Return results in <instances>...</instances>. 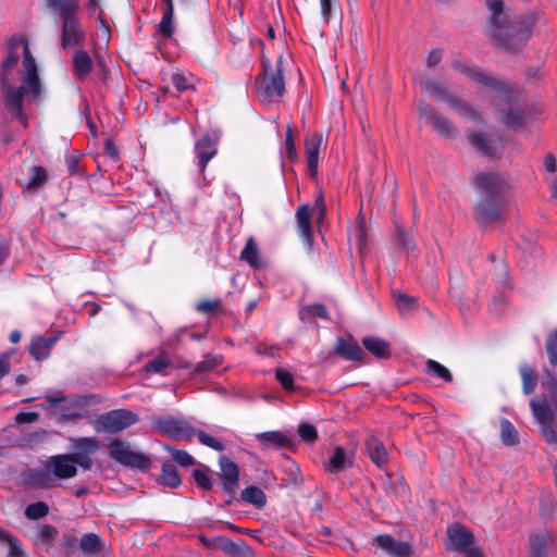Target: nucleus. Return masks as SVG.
<instances>
[{"instance_id": "obj_1", "label": "nucleus", "mask_w": 557, "mask_h": 557, "mask_svg": "<svg viewBox=\"0 0 557 557\" xmlns=\"http://www.w3.org/2000/svg\"><path fill=\"white\" fill-rule=\"evenodd\" d=\"M0 88L7 112L27 127L26 107L40 101L44 86L25 37H13L8 44V54L0 69Z\"/></svg>"}, {"instance_id": "obj_2", "label": "nucleus", "mask_w": 557, "mask_h": 557, "mask_svg": "<svg viewBox=\"0 0 557 557\" xmlns=\"http://www.w3.org/2000/svg\"><path fill=\"white\" fill-rule=\"evenodd\" d=\"M474 186L480 196L474 210L475 221L481 225L499 221L509 189L507 180L494 172H483L475 176Z\"/></svg>"}, {"instance_id": "obj_3", "label": "nucleus", "mask_w": 557, "mask_h": 557, "mask_svg": "<svg viewBox=\"0 0 557 557\" xmlns=\"http://www.w3.org/2000/svg\"><path fill=\"white\" fill-rule=\"evenodd\" d=\"M486 5L491 12V36L507 51L518 50L529 38V24L519 21L507 25L503 0H486Z\"/></svg>"}, {"instance_id": "obj_4", "label": "nucleus", "mask_w": 557, "mask_h": 557, "mask_svg": "<svg viewBox=\"0 0 557 557\" xmlns=\"http://www.w3.org/2000/svg\"><path fill=\"white\" fill-rule=\"evenodd\" d=\"M262 75L257 79V92L260 101L269 104L276 101L285 91L282 57L276 60L274 66L268 59H262Z\"/></svg>"}, {"instance_id": "obj_5", "label": "nucleus", "mask_w": 557, "mask_h": 557, "mask_svg": "<svg viewBox=\"0 0 557 557\" xmlns=\"http://www.w3.org/2000/svg\"><path fill=\"white\" fill-rule=\"evenodd\" d=\"M419 85L422 90L435 97L436 99L447 103L451 110L458 112L462 117L478 123L482 122L479 112L472 106L465 102L458 96L454 95L440 81H436L428 76H423L419 79Z\"/></svg>"}, {"instance_id": "obj_6", "label": "nucleus", "mask_w": 557, "mask_h": 557, "mask_svg": "<svg viewBox=\"0 0 557 557\" xmlns=\"http://www.w3.org/2000/svg\"><path fill=\"white\" fill-rule=\"evenodd\" d=\"M45 397L47 403L40 405L41 408L53 414H58L61 421H78L88 417L87 397L53 396L51 394H46Z\"/></svg>"}, {"instance_id": "obj_7", "label": "nucleus", "mask_w": 557, "mask_h": 557, "mask_svg": "<svg viewBox=\"0 0 557 557\" xmlns=\"http://www.w3.org/2000/svg\"><path fill=\"white\" fill-rule=\"evenodd\" d=\"M453 67L461 72L472 81L493 89L494 91L497 92L498 98L508 102L511 101L512 90L508 83L503 78L494 76L483 71L479 66L468 64L461 60H455L453 62Z\"/></svg>"}, {"instance_id": "obj_8", "label": "nucleus", "mask_w": 557, "mask_h": 557, "mask_svg": "<svg viewBox=\"0 0 557 557\" xmlns=\"http://www.w3.org/2000/svg\"><path fill=\"white\" fill-rule=\"evenodd\" d=\"M137 421L138 417L132 410L114 409L100 414L91 423L97 432L113 434L125 430Z\"/></svg>"}, {"instance_id": "obj_9", "label": "nucleus", "mask_w": 557, "mask_h": 557, "mask_svg": "<svg viewBox=\"0 0 557 557\" xmlns=\"http://www.w3.org/2000/svg\"><path fill=\"white\" fill-rule=\"evenodd\" d=\"M109 455L117 463L136 469H147L150 459L146 455L134 450L131 444L120 438H112L108 443Z\"/></svg>"}, {"instance_id": "obj_10", "label": "nucleus", "mask_w": 557, "mask_h": 557, "mask_svg": "<svg viewBox=\"0 0 557 557\" xmlns=\"http://www.w3.org/2000/svg\"><path fill=\"white\" fill-rule=\"evenodd\" d=\"M152 425L158 432L177 441H189L196 434L189 421L173 416L153 418Z\"/></svg>"}, {"instance_id": "obj_11", "label": "nucleus", "mask_w": 557, "mask_h": 557, "mask_svg": "<svg viewBox=\"0 0 557 557\" xmlns=\"http://www.w3.org/2000/svg\"><path fill=\"white\" fill-rule=\"evenodd\" d=\"M418 111L420 115L425 119L426 123L432 125L442 136L453 138L458 134V128L431 106L420 102Z\"/></svg>"}, {"instance_id": "obj_12", "label": "nucleus", "mask_w": 557, "mask_h": 557, "mask_svg": "<svg viewBox=\"0 0 557 557\" xmlns=\"http://www.w3.org/2000/svg\"><path fill=\"white\" fill-rule=\"evenodd\" d=\"M45 468L58 479H71L77 474V467H75L71 454H60L49 457L45 463Z\"/></svg>"}, {"instance_id": "obj_13", "label": "nucleus", "mask_w": 557, "mask_h": 557, "mask_svg": "<svg viewBox=\"0 0 557 557\" xmlns=\"http://www.w3.org/2000/svg\"><path fill=\"white\" fill-rule=\"evenodd\" d=\"M62 21V47L64 49L81 45L85 39V32L75 13L61 18Z\"/></svg>"}, {"instance_id": "obj_14", "label": "nucleus", "mask_w": 557, "mask_h": 557, "mask_svg": "<svg viewBox=\"0 0 557 557\" xmlns=\"http://www.w3.org/2000/svg\"><path fill=\"white\" fill-rule=\"evenodd\" d=\"M219 465L221 470L220 478L222 480V490L223 492L231 494L238 485L239 469L237 465L226 456H220Z\"/></svg>"}, {"instance_id": "obj_15", "label": "nucleus", "mask_w": 557, "mask_h": 557, "mask_svg": "<svg viewBox=\"0 0 557 557\" xmlns=\"http://www.w3.org/2000/svg\"><path fill=\"white\" fill-rule=\"evenodd\" d=\"M216 145L218 140L209 135H205L196 140L194 151L201 173L205 171L209 161L218 153Z\"/></svg>"}, {"instance_id": "obj_16", "label": "nucleus", "mask_w": 557, "mask_h": 557, "mask_svg": "<svg viewBox=\"0 0 557 557\" xmlns=\"http://www.w3.org/2000/svg\"><path fill=\"white\" fill-rule=\"evenodd\" d=\"M373 544L392 557H407L410 553V546L406 542L397 541L391 535H377Z\"/></svg>"}, {"instance_id": "obj_17", "label": "nucleus", "mask_w": 557, "mask_h": 557, "mask_svg": "<svg viewBox=\"0 0 557 557\" xmlns=\"http://www.w3.org/2000/svg\"><path fill=\"white\" fill-rule=\"evenodd\" d=\"M535 420L541 424L553 422L557 407L553 404L550 397L540 396L533 398L530 403Z\"/></svg>"}, {"instance_id": "obj_18", "label": "nucleus", "mask_w": 557, "mask_h": 557, "mask_svg": "<svg viewBox=\"0 0 557 557\" xmlns=\"http://www.w3.org/2000/svg\"><path fill=\"white\" fill-rule=\"evenodd\" d=\"M447 534L454 548L458 552H468L473 544L471 531L458 523L450 525Z\"/></svg>"}, {"instance_id": "obj_19", "label": "nucleus", "mask_w": 557, "mask_h": 557, "mask_svg": "<svg viewBox=\"0 0 557 557\" xmlns=\"http://www.w3.org/2000/svg\"><path fill=\"white\" fill-rule=\"evenodd\" d=\"M352 457L341 447L336 446L330 458L324 462V468L330 473H339L351 467Z\"/></svg>"}, {"instance_id": "obj_20", "label": "nucleus", "mask_w": 557, "mask_h": 557, "mask_svg": "<svg viewBox=\"0 0 557 557\" xmlns=\"http://www.w3.org/2000/svg\"><path fill=\"white\" fill-rule=\"evenodd\" d=\"M470 144L484 156H495L498 150V141L492 139L488 135L481 132H470L467 134Z\"/></svg>"}, {"instance_id": "obj_21", "label": "nucleus", "mask_w": 557, "mask_h": 557, "mask_svg": "<svg viewBox=\"0 0 557 557\" xmlns=\"http://www.w3.org/2000/svg\"><path fill=\"white\" fill-rule=\"evenodd\" d=\"M322 140V135L318 133H314L306 139L307 164L312 175L318 172L319 153Z\"/></svg>"}, {"instance_id": "obj_22", "label": "nucleus", "mask_w": 557, "mask_h": 557, "mask_svg": "<svg viewBox=\"0 0 557 557\" xmlns=\"http://www.w3.org/2000/svg\"><path fill=\"white\" fill-rule=\"evenodd\" d=\"M257 441L265 448L269 447H288L292 445L290 437L281 431H268L256 434Z\"/></svg>"}, {"instance_id": "obj_23", "label": "nucleus", "mask_w": 557, "mask_h": 557, "mask_svg": "<svg viewBox=\"0 0 557 557\" xmlns=\"http://www.w3.org/2000/svg\"><path fill=\"white\" fill-rule=\"evenodd\" d=\"M57 337H34L29 344L30 355L38 361L48 358L52 346L57 342Z\"/></svg>"}, {"instance_id": "obj_24", "label": "nucleus", "mask_w": 557, "mask_h": 557, "mask_svg": "<svg viewBox=\"0 0 557 557\" xmlns=\"http://www.w3.org/2000/svg\"><path fill=\"white\" fill-rule=\"evenodd\" d=\"M368 455L372 462L382 468L387 462V451L383 443L375 436H370L366 442Z\"/></svg>"}, {"instance_id": "obj_25", "label": "nucleus", "mask_w": 557, "mask_h": 557, "mask_svg": "<svg viewBox=\"0 0 557 557\" xmlns=\"http://www.w3.org/2000/svg\"><path fill=\"white\" fill-rule=\"evenodd\" d=\"M310 208L308 205H301L296 211V220L300 236L302 239L311 244L312 242V228L310 223Z\"/></svg>"}, {"instance_id": "obj_26", "label": "nucleus", "mask_w": 557, "mask_h": 557, "mask_svg": "<svg viewBox=\"0 0 557 557\" xmlns=\"http://www.w3.org/2000/svg\"><path fill=\"white\" fill-rule=\"evenodd\" d=\"M79 547L85 555L102 557L106 555L100 537L95 533H86L82 536Z\"/></svg>"}, {"instance_id": "obj_27", "label": "nucleus", "mask_w": 557, "mask_h": 557, "mask_svg": "<svg viewBox=\"0 0 557 557\" xmlns=\"http://www.w3.org/2000/svg\"><path fill=\"white\" fill-rule=\"evenodd\" d=\"M362 345L377 358H387L391 354L389 344L380 337L367 336L362 339Z\"/></svg>"}, {"instance_id": "obj_28", "label": "nucleus", "mask_w": 557, "mask_h": 557, "mask_svg": "<svg viewBox=\"0 0 557 557\" xmlns=\"http://www.w3.org/2000/svg\"><path fill=\"white\" fill-rule=\"evenodd\" d=\"M336 351L347 360H362L364 352L356 342L345 341L339 338L336 346Z\"/></svg>"}, {"instance_id": "obj_29", "label": "nucleus", "mask_w": 557, "mask_h": 557, "mask_svg": "<svg viewBox=\"0 0 557 557\" xmlns=\"http://www.w3.org/2000/svg\"><path fill=\"white\" fill-rule=\"evenodd\" d=\"M92 60L84 50H78L73 57V72L79 78L84 79L90 72Z\"/></svg>"}, {"instance_id": "obj_30", "label": "nucleus", "mask_w": 557, "mask_h": 557, "mask_svg": "<svg viewBox=\"0 0 557 557\" xmlns=\"http://www.w3.org/2000/svg\"><path fill=\"white\" fill-rule=\"evenodd\" d=\"M549 534L546 531L534 533L530 536L531 557H546Z\"/></svg>"}, {"instance_id": "obj_31", "label": "nucleus", "mask_w": 557, "mask_h": 557, "mask_svg": "<svg viewBox=\"0 0 557 557\" xmlns=\"http://www.w3.org/2000/svg\"><path fill=\"white\" fill-rule=\"evenodd\" d=\"M159 481L163 486L171 488H175L182 483L176 467L170 461L163 462Z\"/></svg>"}, {"instance_id": "obj_32", "label": "nucleus", "mask_w": 557, "mask_h": 557, "mask_svg": "<svg viewBox=\"0 0 557 557\" xmlns=\"http://www.w3.org/2000/svg\"><path fill=\"white\" fill-rule=\"evenodd\" d=\"M171 366V360L165 351H161L154 359L148 361L143 371L147 374H164Z\"/></svg>"}, {"instance_id": "obj_33", "label": "nucleus", "mask_w": 557, "mask_h": 557, "mask_svg": "<svg viewBox=\"0 0 557 557\" xmlns=\"http://www.w3.org/2000/svg\"><path fill=\"white\" fill-rule=\"evenodd\" d=\"M73 454L92 455L99 449V443L94 437H77L72 440Z\"/></svg>"}, {"instance_id": "obj_34", "label": "nucleus", "mask_w": 557, "mask_h": 557, "mask_svg": "<svg viewBox=\"0 0 557 557\" xmlns=\"http://www.w3.org/2000/svg\"><path fill=\"white\" fill-rule=\"evenodd\" d=\"M519 372L522 380V391L525 395L532 394L537 384V376L532 367L527 363H522L519 367Z\"/></svg>"}, {"instance_id": "obj_35", "label": "nucleus", "mask_w": 557, "mask_h": 557, "mask_svg": "<svg viewBox=\"0 0 557 557\" xmlns=\"http://www.w3.org/2000/svg\"><path fill=\"white\" fill-rule=\"evenodd\" d=\"M46 3L60 18L75 13L78 7L77 0H46Z\"/></svg>"}, {"instance_id": "obj_36", "label": "nucleus", "mask_w": 557, "mask_h": 557, "mask_svg": "<svg viewBox=\"0 0 557 557\" xmlns=\"http://www.w3.org/2000/svg\"><path fill=\"white\" fill-rule=\"evenodd\" d=\"M240 258L255 269H259L262 265L257 244L252 238L247 240L244 249L242 250Z\"/></svg>"}, {"instance_id": "obj_37", "label": "nucleus", "mask_w": 557, "mask_h": 557, "mask_svg": "<svg viewBox=\"0 0 557 557\" xmlns=\"http://www.w3.org/2000/svg\"><path fill=\"white\" fill-rule=\"evenodd\" d=\"M242 499L246 503L255 505L258 508H261L267 503V496L264 492L257 486H248L242 491Z\"/></svg>"}, {"instance_id": "obj_38", "label": "nucleus", "mask_w": 557, "mask_h": 557, "mask_svg": "<svg viewBox=\"0 0 557 557\" xmlns=\"http://www.w3.org/2000/svg\"><path fill=\"white\" fill-rule=\"evenodd\" d=\"M223 362V357L221 355L207 354L202 361L195 364L193 369V373H205L210 372L221 366Z\"/></svg>"}, {"instance_id": "obj_39", "label": "nucleus", "mask_w": 557, "mask_h": 557, "mask_svg": "<svg viewBox=\"0 0 557 557\" xmlns=\"http://www.w3.org/2000/svg\"><path fill=\"white\" fill-rule=\"evenodd\" d=\"M424 370L429 375L440 377L447 383H450L453 381V375L450 371L446 367H444L443 364L433 359H428L425 361Z\"/></svg>"}, {"instance_id": "obj_40", "label": "nucleus", "mask_w": 557, "mask_h": 557, "mask_svg": "<svg viewBox=\"0 0 557 557\" xmlns=\"http://www.w3.org/2000/svg\"><path fill=\"white\" fill-rule=\"evenodd\" d=\"M524 113L517 106H510L507 111L502 114V121L509 127H517L523 123Z\"/></svg>"}, {"instance_id": "obj_41", "label": "nucleus", "mask_w": 557, "mask_h": 557, "mask_svg": "<svg viewBox=\"0 0 557 557\" xmlns=\"http://www.w3.org/2000/svg\"><path fill=\"white\" fill-rule=\"evenodd\" d=\"M500 436L502 442L507 446H512L518 443L517 430L515 429L513 424L507 419H503L500 421Z\"/></svg>"}, {"instance_id": "obj_42", "label": "nucleus", "mask_w": 557, "mask_h": 557, "mask_svg": "<svg viewBox=\"0 0 557 557\" xmlns=\"http://www.w3.org/2000/svg\"><path fill=\"white\" fill-rule=\"evenodd\" d=\"M175 30L174 12L163 10L162 18L158 26V32L165 38L172 37Z\"/></svg>"}, {"instance_id": "obj_43", "label": "nucleus", "mask_w": 557, "mask_h": 557, "mask_svg": "<svg viewBox=\"0 0 557 557\" xmlns=\"http://www.w3.org/2000/svg\"><path fill=\"white\" fill-rule=\"evenodd\" d=\"M542 388L546 392L544 396L550 397L553 404L557 407V376L554 373L546 371L542 380Z\"/></svg>"}, {"instance_id": "obj_44", "label": "nucleus", "mask_w": 557, "mask_h": 557, "mask_svg": "<svg viewBox=\"0 0 557 557\" xmlns=\"http://www.w3.org/2000/svg\"><path fill=\"white\" fill-rule=\"evenodd\" d=\"M393 297L396 302L397 309L401 313H408L416 308L417 300L412 296L399 292H394Z\"/></svg>"}, {"instance_id": "obj_45", "label": "nucleus", "mask_w": 557, "mask_h": 557, "mask_svg": "<svg viewBox=\"0 0 557 557\" xmlns=\"http://www.w3.org/2000/svg\"><path fill=\"white\" fill-rule=\"evenodd\" d=\"M49 512V507L46 503L44 502H37V503H33V504H29L26 508H25V516L29 519V520H38V519H41L44 518L45 516H47Z\"/></svg>"}, {"instance_id": "obj_46", "label": "nucleus", "mask_w": 557, "mask_h": 557, "mask_svg": "<svg viewBox=\"0 0 557 557\" xmlns=\"http://www.w3.org/2000/svg\"><path fill=\"white\" fill-rule=\"evenodd\" d=\"M195 435L198 437L199 442L207 447H210L216 451H223L225 449L224 444L220 440L209 435L202 430H196Z\"/></svg>"}, {"instance_id": "obj_47", "label": "nucleus", "mask_w": 557, "mask_h": 557, "mask_svg": "<svg viewBox=\"0 0 557 557\" xmlns=\"http://www.w3.org/2000/svg\"><path fill=\"white\" fill-rule=\"evenodd\" d=\"M172 84L176 88L177 91H186L189 89H195V86L190 79V77L186 76L182 72H175L172 74Z\"/></svg>"}, {"instance_id": "obj_48", "label": "nucleus", "mask_w": 557, "mask_h": 557, "mask_svg": "<svg viewBox=\"0 0 557 557\" xmlns=\"http://www.w3.org/2000/svg\"><path fill=\"white\" fill-rule=\"evenodd\" d=\"M300 314H301L302 319L306 315L309 317V318H317V317H319V318H322V319H325V320L329 319L327 309L322 304L309 305V306L302 308Z\"/></svg>"}, {"instance_id": "obj_49", "label": "nucleus", "mask_w": 557, "mask_h": 557, "mask_svg": "<svg viewBox=\"0 0 557 557\" xmlns=\"http://www.w3.org/2000/svg\"><path fill=\"white\" fill-rule=\"evenodd\" d=\"M168 450L171 453L174 461L182 467H190L195 463L194 457L188 454L186 450L175 449L168 447Z\"/></svg>"}, {"instance_id": "obj_50", "label": "nucleus", "mask_w": 557, "mask_h": 557, "mask_svg": "<svg viewBox=\"0 0 557 557\" xmlns=\"http://www.w3.org/2000/svg\"><path fill=\"white\" fill-rule=\"evenodd\" d=\"M275 377L280 382V384L287 391H294V375L293 373L284 368H278L275 371Z\"/></svg>"}, {"instance_id": "obj_51", "label": "nucleus", "mask_w": 557, "mask_h": 557, "mask_svg": "<svg viewBox=\"0 0 557 557\" xmlns=\"http://www.w3.org/2000/svg\"><path fill=\"white\" fill-rule=\"evenodd\" d=\"M298 435L306 443H314L318 437V432L314 425L300 423L298 426Z\"/></svg>"}, {"instance_id": "obj_52", "label": "nucleus", "mask_w": 557, "mask_h": 557, "mask_svg": "<svg viewBox=\"0 0 557 557\" xmlns=\"http://www.w3.org/2000/svg\"><path fill=\"white\" fill-rule=\"evenodd\" d=\"M222 307V300L216 299H203L197 302L196 310L203 313H212L220 310Z\"/></svg>"}, {"instance_id": "obj_53", "label": "nucleus", "mask_w": 557, "mask_h": 557, "mask_svg": "<svg viewBox=\"0 0 557 557\" xmlns=\"http://www.w3.org/2000/svg\"><path fill=\"white\" fill-rule=\"evenodd\" d=\"M396 242L400 247H403L407 251L413 250L416 248V244L411 235L407 233L405 230L400 228L398 225Z\"/></svg>"}, {"instance_id": "obj_54", "label": "nucleus", "mask_w": 557, "mask_h": 557, "mask_svg": "<svg viewBox=\"0 0 557 557\" xmlns=\"http://www.w3.org/2000/svg\"><path fill=\"white\" fill-rule=\"evenodd\" d=\"M546 351L552 366H557V330L550 334L546 342Z\"/></svg>"}, {"instance_id": "obj_55", "label": "nucleus", "mask_w": 557, "mask_h": 557, "mask_svg": "<svg viewBox=\"0 0 557 557\" xmlns=\"http://www.w3.org/2000/svg\"><path fill=\"white\" fill-rule=\"evenodd\" d=\"M193 476H194L197 485H199L203 490L209 491L212 488L211 478L209 476V474L206 471L196 469L193 472Z\"/></svg>"}, {"instance_id": "obj_56", "label": "nucleus", "mask_w": 557, "mask_h": 557, "mask_svg": "<svg viewBox=\"0 0 557 557\" xmlns=\"http://www.w3.org/2000/svg\"><path fill=\"white\" fill-rule=\"evenodd\" d=\"M285 149L286 154L290 161L296 160L297 151L294 144L293 133L290 126L287 127L286 136H285Z\"/></svg>"}, {"instance_id": "obj_57", "label": "nucleus", "mask_w": 557, "mask_h": 557, "mask_svg": "<svg viewBox=\"0 0 557 557\" xmlns=\"http://www.w3.org/2000/svg\"><path fill=\"white\" fill-rule=\"evenodd\" d=\"M541 433L548 444L557 443V431L552 426V422L541 423Z\"/></svg>"}, {"instance_id": "obj_58", "label": "nucleus", "mask_w": 557, "mask_h": 557, "mask_svg": "<svg viewBox=\"0 0 557 557\" xmlns=\"http://www.w3.org/2000/svg\"><path fill=\"white\" fill-rule=\"evenodd\" d=\"M57 529L50 524H42L38 529V537L42 542H49L53 540L57 536Z\"/></svg>"}, {"instance_id": "obj_59", "label": "nucleus", "mask_w": 557, "mask_h": 557, "mask_svg": "<svg viewBox=\"0 0 557 557\" xmlns=\"http://www.w3.org/2000/svg\"><path fill=\"white\" fill-rule=\"evenodd\" d=\"M46 172L41 166L32 168V177L29 181V186L36 187L41 185L46 181Z\"/></svg>"}, {"instance_id": "obj_60", "label": "nucleus", "mask_w": 557, "mask_h": 557, "mask_svg": "<svg viewBox=\"0 0 557 557\" xmlns=\"http://www.w3.org/2000/svg\"><path fill=\"white\" fill-rule=\"evenodd\" d=\"M90 456L91 455L71 454L75 467L78 465L85 470H89L92 467V459Z\"/></svg>"}, {"instance_id": "obj_61", "label": "nucleus", "mask_w": 557, "mask_h": 557, "mask_svg": "<svg viewBox=\"0 0 557 557\" xmlns=\"http://www.w3.org/2000/svg\"><path fill=\"white\" fill-rule=\"evenodd\" d=\"M39 419V414L37 412H18L15 417V421L18 423H35Z\"/></svg>"}, {"instance_id": "obj_62", "label": "nucleus", "mask_w": 557, "mask_h": 557, "mask_svg": "<svg viewBox=\"0 0 557 557\" xmlns=\"http://www.w3.org/2000/svg\"><path fill=\"white\" fill-rule=\"evenodd\" d=\"M325 202L323 198V194L320 191L315 197L314 210L319 212V216L317 219L318 223H320L325 214Z\"/></svg>"}, {"instance_id": "obj_63", "label": "nucleus", "mask_w": 557, "mask_h": 557, "mask_svg": "<svg viewBox=\"0 0 557 557\" xmlns=\"http://www.w3.org/2000/svg\"><path fill=\"white\" fill-rule=\"evenodd\" d=\"M335 0H320L321 14L324 22H329L331 17L332 8Z\"/></svg>"}, {"instance_id": "obj_64", "label": "nucleus", "mask_w": 557, "mask_h": 557, "mask_svg": "<svg viewBox=\"0 0 557 557\" xmlns=\"http://www.w3.org/2000/svg\"><path fill=\"white\" fill-rule=\"evenodd\" d=\"M442 60V51L440 49H433L430 51L426 58V64L430 67L437 65Z\"/></svg>"}]
</instances>
